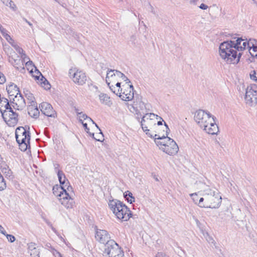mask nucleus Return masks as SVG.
<instances>
[{
	"mask_svg": "<svg viewBox=\"0 0 257 257\" xmlns=\"http://www.w3.org/2000/svg\"><path fill=\"white\" fill-rule=\"evenodd\" d=\"M236 38L234 37L232 40L224 41L219 45V56L227 64L238 63L242 55L239 47L241 46L243 39L242 38H237L234 40Z\"/></svg>",
	"mask_w": 257,
	"mask_h": 257,
	"instance_id": "f257e3e1",
	"label": "nucleus"
},
{
	"mask_svg": "<svg viewBox=\"0 0 257 257\" xmlns=\"http://www.w3.org/2000/svg\"><path fill=\"white\" fill-rule=\"evenodd\" d=\"M194 117L199 127L208 134L216 135L219 132V128L215 122V117L210 113L199 109L195 112Z\"/></svg>",
	"mask_w": 257,
	"mask_h": 257,
	"instance_id": "f03ea898",
	"label": "nucleus"
},
{
	"mask_svg": "<svg viewBox=\"0 0 257 257\" xmlns=\"http://www.w3.org/2000/svg\"><path fill=\"white\" fill-rule=\"evenodd\" d=\"M198 193L202 196L199 199V207L216 209L220 206L222 198L216 189L207 187Z\"/></svg>",
	"mask_w": 257,
	"mask_h": 257,
	"instance_id": "7ed1b4c3",
	"label": "nucleus"
},
{
	"mask_svg": "<svg viewBox=\"0 0 257 257\" xmlns=\"http://www.w3.org/2000/svg\"><path fill=\"white\" fill-rule=\"evenodd\" d=\"M11 105L14 107V104L9 102L8 99L0 97V111L3 117L9 126L14 127L16 125V113Z\"/></svg>",
	"mask_w": 257,
	"mask_h": 257,
	"instance_id": "20e7f679",
	"label": "nucleus"
},
{
	"mask_svg": "<svg viewBox=\"0 0 257 257\" xmlns=\"http://www.w3.org/2000/svg\"><path fill=\"white\" fill-rule=\"evenodd\" d=\"M108 206L116 217L122 221H127L132 216L130 209L122 202L117 199L109 200Z\"/></svg>",
	"mask_w": 257,
	"mask_h": 257,
	"instance_id": "39448f33",
	"label": "nucleus"
},
{
	"mask_svg": "<svg viewBox=\"0 0 257 257\" xmlns=\"http://www.w3.org/2000/svg\"><path fill=\"white\" fill-rule=\"evenodd\" d=\"M63 188L58 185L54 186L53 188V194L58 197L61 204L65 207L67 209L72 208L74 201L69 193L65 192Z\"/></svg>",
	"mask_w": 257,
	"mask_h": 257,
	"instance_id": "423d86ee",
	"label": "nucleus"
},
{
	"mask_svg": "<svg viewBox=\"0 0 257 257\" xmlns=\"http://www.w3.org/2000/svg\"><path fill=\"white\" fill-rule=\"evenodd\" d=\"M104 253L108 257H122L123 252L113 240H110L105 244Z\"/></svg>",
	"mask_w": 257,
	"mask_h": 257,
	"instance_id": "0eeeda50",
	"label": "nucleus"
},
{
	"mask_svg": "<svg viewBox=\"0 0 257 257\" xmlns=\"http://www.w3.org/2000/svg\"><path fill=\"white\" fill-rule=\"evenodd\" d=\"M118 96L123 101L132 100L135 96L133 85L127 83L122 84Z\"/></svg>",
	"mask_w": 257,
	"mask_h": 257,
	"instance_id": "6e6552de",
	"label": "nucleus"
},
{
	"mask_svg": "<svg viewBox=\"0 0 257 257\" xmlns=\"http://www.w3.org/2000/svg\"><path fill=\"white\" fill-rule=\"evenodd\" d=\"M245 99L246 103L251 105L257 103V86L256 84H251L247 87Z\"/></svg>",
	"mask_w": 257,
	"mask_h": 257,
	"instance_id": "1a4fd4ad",
	"label": "nucleus"
},
{
	"mask_svg": "<svg viewBox=\"0 0 257 257\" xmlns=\"http://www.w3.org/2000/svg\"><path fill=\"white\" fill-rule=\"evenodd\" d=\"M164 127V129L163 130V132H160L159 131H158V134L155 135V143L159 147L160 150L161 147H163L164 145H167L166 144L167 141L166 138H168V135L170 131L169 126L166 122H165V125Z\"/></svg>",
	"mask_w": 257,
	"mask_h": 257,
	"instance_id": "9d476101",
	"label": "nucleus"
},
{
	"mask_svg": "<svg viewBox=\"0 0 257 257\" xmlns=\"http://www.w3.org/2000/svg\"><path fill=\"white\" fill-rule=\"evenodd\" d=\"M159 116L153 113H147L143 116L142 118L141 125L142 128H150L152 129V127H156V120L155 119H158Z\"/></svg>",
	"mask_w": 257,
	"mask_h": 257,
	"instance_id": "9b49d317",
	"label": "nucleus"
},
{
	"mask_svg": "<svg viewBox=\"0 0 257 257\" xmlns=\"http://www.w3.org/2000/svg\"><path fill=\"white\" fill-rule=\"evenodd\" d=\"M71 72L73 73L72 80L74 83L80 85L85 83L87 80V76L82 71L77 70L74 72V71L71 69L69 73L71 74Z\"/></svg>",
	"mask_w": 257,
	"mask_h": 257,
	"instance_id": "f8f14e48",
	"label": "nucleus"
},
{
	"mask_svg": "<svg viewBox=\"0 0 257 257\" xmlns=\"http://www.w3.org/2000/svg\"><path fill=\"white\" fill-rule=\"evenodd\" d=\"M169 141H170L169 142L170 145H164L163 147H161V150L169 155L173 156L176 155L179 151V147L174 141H170L169 140Z\"/></svg>",
	"mask_w": 257,
	"mask_h": 257,
	"instance_id": "ddd939ff",
	"label": "nucleus"
},
{
	"mask_svg": "<svg viewBox=\"0 0 257 257\" xmlns=\"http://www.w3.org/2000/svg\"><path fill=\"white\" fill-rule=\"evenodd\" d=\"M95 238L101 243L106 244L111 239L108 232L105 230L96 229Z\"/></svg>",
	"mask_w": 257,
	"mask_h": 257,
	"instance_id": "4468645a",
	"label": "nucleus"
},
{
	"mask_svg": "<svg viewBox=\"0 0 257 257\" xmlns=\"http://www.w3.org/2000/svg\"><path fill=\"white\" fill-rule=\"evenodd\" d=\"M41 111L48 117H55L56 113L53 110L52 105L47 102H43L39 105Z\"/></svg>",
	"mask_w": 257,
	"mask_h": 257,
	"instance_id": "2eb2a0df",
	"label": "nucleus"
},
{
	"mask_svg": "<svg viewBox=\"0 0 257 257\" xmlns=\"http://www.w3.org/2000/svg\"><path fill=\"white\" fill-rule=\"evenodd\" d=\"M133 105L137 108H139L140 110H144L145 109H149V104L146 103L143 100V97L140 95L137 94L135 95Z\"/></svg>",
	"mask_w": 257,
	"mask_h": 257,
	"instance_id": "dca6fc26",
	"label": "nucleus"
},
{
	"mask_svg": "<svg viewBox=\"0 0 257 257\" xmlns=\"http://www.w3.org/2000/svg\"><path fill=\"white\" fill-rule=\"evenodd\" d=\"M6 89L9 94V101L11 103L16 104L14 102L15 98H16V84L10 82L7 86Z\"/></svg>",
	"mask_w": 257,
	"mask_h": 257,
	"instance_id": "f3484780",
	"label": "nucleus"
},
{
	"mask_svg": "<svg viewBox=\"0 0 257 257\" xmlns=\"http://www.w3.org/2000/svg\"><path fill=\"white\" fill-rule=\"evenodd\" d=\"M115 70L110 69L107 71L106 77V82L107 85H109L111 84H114L117 81V78H119L117 75H116Z\"/></svg>",
	"mask_w": 257,
	"mask_h": 257,
	"instance_id": "a211bd4d",
	"label": "nucleus"
},
{
	"mask_svg": "<svg viewBox=\"0 0 257 257\" xmlns=\"http://www.w3.org/2000/svg\"><path fill=\"white\" fill-rule=\"evenodd\" d=\"M28 250L31 257H40V247L35 243L28 244Z\"/></svg>",
	"mask_w": 257,
	"mask_h": 257,
	"instance_id": "6ab92c4d",
	"label": "nucleus"
},
{
	"mask_svg": "<svg viewBox=\"0 0 257 257\" xmlns=\"http://www.w3.org/2000/svg\"><path fill=\"white\" fill-rule=\"evenodd\" d=\"M26 140L27 138L26 137H25V138L23 137V139H19L17 134V144H19V149L21 151L24 152L27 150L28 147H30V142L28 143Z\"/></svg>",
	"mask_w": 257,
	"mask_h": 257,
	"instance_id": "aec40b11",
	"label": "nucleus"
},
{
	"mask_svg": "<svg viewBox=\"0 0 257 257\" xmlns=\"http://www.w3.org/2000/svg\"><path fill=\"white\" fill-rule=\"evenodd\" d=\"M17 101L19 102V104L17 103V110H21L26 105L25 99H24L22 95L20 92L19 88L17 87Z\"/></svg>",
	"mask_w": 257,
	"mask_h": 257,
	"instance_id": "412c9836",
	"label": "nucleus"
},
{
	"mask_svg": "<svg viewBox=\"0 0 257 257\" xmlns=\"http://www.w3.org/2000/svg\"><path fill=\"white\" fill-rule=\"evenodd\" d=\"M28 113L31 117L36 118L39 116L40 112L37 106L31 104L28 108Z\"/></svg>",
	"mask_w": 257,
	"mask_h": 257,
	"instance_id": "4be33fe9",
	"label": "nucleus"
},
{
	"mask_svg": "<svg viewBox=\"0 0 257 257\" xmlns=\"http://www.w3.org/2000/svg\"><path fill=\"white\" fill-rule=\"evenodd\" d=\"M38 74H39V76H35L36 79L39 80V77L41 76V78L40 79V83L43 87L46 90H48L50 88V84L48 80L42 75L40 71H38Z\"/></svg>",
	"mask_w": 257,
	"mask_h": 257,
	"instance_id": "5701e85b",
	"label": "nucleus"
},
{
	"mask_svg": "<svg viewBox=\"0 0 257 257\" xmlns=\"http://www.w3.org/2000/svg\"><path fill=\"white\" fill-rule=\"evenodd\" d=\"M17 131L22 132V134L18 135L19 139H23V137L25 138V137L27 138V141L29 143L30 140V135L29 132H27L26 129L22 126L17 127Z\"/></svg>",
	"mask_w": 257,
	"mask_h": 257,
	"instance_id": "b1692460",
	"label": "nucleus"
},
{
	"mask_svg": "<svg viewBox=\"0 0 257 257\" xmlns=\"http://www.w3.org/2000/svg\"><path fill=\"white\" fill-rule=\"evenodd\" d=\"M111 91L117 95H118L120 91L121 83L119 82H115L114 84H111L108 85Z\"/></svg>",
	"mask_w": 257,
	"mask_h": 257,
	"instance_id": "393cba45",
	"label": "nucleus"
},
{
	"mask_svg": "<svg viewBox=\"0 0 257 257\" xmlns=\"http://www.w3.org/2000/svg\"><path fill=\"white\" fill-rule=\"evenodd\" d=\"M25 66L27 67V70L30 71V72L31 73L33 72V68H35V72L37 73V74H38V71H39L38 69H37L33 62L30 60H29V61H27L26 62Z\"/></svg>",
	"mask_w": 257,
	"mask_h": 257,
	"instance_id": "a878e982",
	"label": "nucleus"
},
{
	"mask_svg": "<svg viewBox=\"0 0 257 257\" xmlns=\"http://www.w3.org/2000/svg\"><path fill=\"white\" fill-rule=\"evenodd\" d=\"M57 175L60 184L64 185L66 183V179L64 173L62 171L58 170Z\"/></svg>",
	"mask_w": 257,
	"mask_h": 257,
	"instance_id": "bb28decb",
	"label": "nucleus"
},
{
	"mask_svg": "<svg viewBox=\"0 0 257 257\" xmlns=\"http://www.w3.org/2000/svg\"><path fill=\"white\" fill-rule=\"evenodd\" d=\"M99 99L102 103H104L105 104L109 105L110 102V98L107 94L104 93H101L99 95Z\"/></svg>",
	"mask_w": 257,
	"mask_h": 257,
	"instance_id": "cd10ccee",
	"label": "nucleus"
},
{
	"mask_svg": "<svg viewBox=\"0 0 257 257\" xmlns=\"http://www.w3.org/2000/svg\"><path fill=\"white\" fill-rule=\"evenodd\" d=\"M124 197L127 199L128 202L132 203L135 202V198L133 196V194L129 191H127L124 193Z\"/></svg>",
	"mask_w": 257,
	"mask_h": 257,
	"instance_id": "c85d7f7f",
	"label": "nucleus"
},
{
	"mask_svg": "<svg viewBox=\"0 0 257 257\" xmlns=\"http://www.w3.org/2000/svg\"><path fill=\"white\" fill-rule=\"evenodd\" d=\"M90 136L97 141L102 142L104 140V137L101 131H99V133L96 134V137L94 136V133H90Z\"/></svg>",
	"mask_w": 257,
	"mask_h": 257,
	"instance_id": "c756f323",
	"label": "nucleus"
},
{
	"mask_svg": "<svg viewBox=\"0 0 257 257\" xmlns=\"http://www.w3.org/2000/svg\"><path fill=\"white\" fill-rule=\"evenodd\" d=\"M116 75L119 78H121L122 80L125 82V83L131 84V81L128 79V78L124 75L123 73L119 71H116Z\"/></svg>",
	"mask_w": 257,
	"mask_h": 257,
	"instance_id": "7c9ffc66",
	"label": "nucleus"
},
{
	"mask_svg": "<svg viewBox=\"0 0 257 257\" xmlns=\"http://www.w3.org/2000/svg\"><path fill=\"white\" fill-rule=\"evenodd\" d=\"M79 121L82 122L83 120H87L89 121H91L94 123L93 120L89 117H88L86 114L83 113L82 112L79 113Z\"/></svg>",
	"mask_w": 257,
	"mask_h": 257,
	"instance_id": "2f4dec72",
	"label": "nucleus"
},
{
	"mask_svg": "<svg viewBox=\"0 0 257 257\" xmlns=\"http://www.w3.org/2000/svg\"><path fill=\"white\" fill-rule=\"evenodd\" d=\"M17 53L20 54L22 62H25V59L27 57V55L25 53L24 50L21 48L17 47Z\"/></svg>",
	"mask_w": 257,
	"mask_h": 257,
	"instance_id": "473e14b6",
	"label": "nucleus"
},
{
	"mask_svg": "<svg viewBox=\"0 0 257 257\" xmlns=\"http://www.w3.org/2000/svg\"><path fill=\"white\" fill-rule=\"evenodd\" d=\"M239 48L240 52H242V51L244 50L246 48H249V50H250V43H247L246 39H243V41L242 42V45Z\"/></svg>",
	"mask_w": 257,
	"mask_h": 257,
	"instance_id": "72a5a7b5",
	"label": "nucleus"
},
{
	"mask_svg": "<svg viewBox=\"0 0 257 257\" xmlns=\"http://www.w3.org/2000/svg\"><path fill=\"white\" fill-rule=\"evenodd\" d=\"M4 4L7 6H9L13 10H15V5L14 2L12 0H2Z\"/></svg>",
	"mask_w": 257,
	"mask_h": 257,
	"instance_id": "f704fd0d",
	"label": "nucleus"
},
{
	"mask_svg": "<svg viewBox=\"0 0 257 257\" xmlns=\"http://www.w3.org/2000/svg\"><path fill=\"white\" fill-rule=\"evenodd\" d=\"M59 187L61 188H63V190H64L65 192H68L69 191H72V188L69 185V183L68 180H66V183L64 185H61Z\"/></svg>",
	"mask_w": 257,
	"mask_h": 257,
	"instance_id": "c9c22d12",
	"label": "nucleus"
},
{
	"mask_svg": "<svg viewBox=\"0 0 257 257\" xmlns=\"http://www.w3.org/2000/svg\"><path fill=\"white\" fill-rule=\"evenodd\" d=\"M190 196L192 197L193 201L199 206V199L200 197L198 196V193H194L191 194Z\"/></svg>",
	"mask_w": 257,
	"mask_h": 257,
	"instance_id": "e433bc0d",
	"label": "nucleus"
},
{
	"mask_svg": "<svg viewBox=\"0 0 257 257\" xmlns=\"http://www.w3.org/2000/svg\"><path fill=\"white\" fill-rule=\"evenodd\" d=\"M3 34L4 37L10 44H12V46H13L14 47H16V45L14 44V41L12 39L11 36L6 33V32H5V34Z\"/></svg>",
	"mask_w": 257,
	"mask_h": 257,
	"instance_id": "4c0bfd02",
	"label": "nucleus"
},
{
	"mask_svg": "<svg viewBox=\"0 0 257 257\" xmlns=\"http://www.w3.org/2000/svg\"><path fill=\"white\" fill-rule=\"evenodd\" d=\"M26 97L27 98V99L30 101H31V104H33L34 105H35V102L34 101V97L33 96V94L30 93V92L27 91V93H25Z\"/></svg>",
	"mask_w": 257,
	"mask_h": 257,
	"instance_id": "58836bf2",
	"label": "nucleus"
},
{
	"mask_svg": "<svg viewBox=\"0 0 257 257\" xmlns=\"http://www.w3.org/2000/svg\"><path fill=\"white\" fill-rule=\"evenodd\" d=\"M249 75L250 78L252 80L257 82V70L251 71Z\"/></svg>",
	"mask_w": 257,
	"mask_h": 257,
	"instance_id": "ea45409f",
	"label": "nucleus"
},
{
	"mask_svg": "<svg viewBox=\"0 0 257 257\" xmlns=\"http://www.w3.org/2000/svg\"><path fill=\"white\" fill-rule=\"evenodd\" d=\"M6 187V184L4 181V179L0 174V191L5 189Z\"/></svg>",
	"mask_w": 257,
	"mask_h": 257,
	"instance_id": "a19ab883",
	"label": "nucleus"
},
{
	"mask_svg": "<svg viewBox=\"0 0 257 257\" xmlns=\"http://www.w3.org/2000/svg\"><path fill=\"white\" fill-rule=\"evenodd\" d=\"M158 119H160V120L158 121L157 122V123H156V125L157 126L156 127H155L154 126H153L152 127V129H156L157 127H160L159 126L160 125H163V122H164V123L165 122L164 121V120H163V119L161 117V116H159L158 117Z\"/></svg>",
	"mask_w": 257,
	"mask_h": 257,
	"instance_id": "79ce46f5",
	"label": "nucleus"
},
{
	"mask_svg": "<svg viewBox=\"0 0 257 257\" xmlns=\"http://www.w3.org/2000/svg\"><path fill=\"white\" fill-rule=\"evenodd\" d=\"M5 235L6 236L8 241H10L11 242H13L16 240L15 237L13 235L8 234L6 233V235Z\"/></svg>",
	"mask_w": 257,
	"mask_h": 257,
	"instance_id": "37998d69",
	"label": "nucleus"
},
{
	"mask_svg": "<svg viewBox=\"0 0 257 257\" xmlns=\"http://www.w3.org/2000/svg\"><path fill=\"white\" fill-rule=\"evenodd\" d=\"M144 132H146V134L150 136L151 138H154L155 139V136H154L153 134H151L150 133V128H142Z\"/></svg>",
	"mask_w": 257,
	"mask_h": 257,
	"instance_id": "c03bdc74",
	"label": "nucleus"
},
{
	"mask_svg": "<svg viewBox=\"0 0 257 257\" xmlns=\"http://www.w3.org/2000/svg\"><path fill=\"white\" fill-rule=\"evenodd\" d=\"M6 81V77L4 74L0 72V84H4Z\"/></svg>",
	"mask_w": 257,
	"mask_h": 257,
	"instance_id": "a18cd8bd",
	"label": "nucleus"
},
{
	"mask_svg": "<svg viewBox=\"0 0 257 257\" xmlns=\"http://www.w3.org/2000/svg\"><path fill=\"white\" fill-rule=\"evenodd\" d=\"M155 257H167L166 254L163 252H158Z\"/></svg>",
	"mask_w": 257,
	"mask_h": 257,
	"instance_id": "49530a36",
	"label": "nucleus"
},
{
	"mask_svg": "<svg viewBox=\"0 0 257 257\" xmlns=\"http://www.w3.org/2000/svg\"><path fill=\"white\" fill-rule=\"evenodd\" d=\"M5 173H6V176L9 177L10 179L13 178L12 177L13 172L10 169H9L7 172L6 171Z\"/></svg>",
	"mask_w": 257,
	"mask_h": 257,
	"instance_id": "de8ad7c7",
	"label": "nucleus"
},
{
	"mask_svg": "<svg viewBox=\"0 0 257 257\" xmlns=\"http://www.w3.org/2000/svg\"><path fill=\"white\" fill-rule=\"evenodd\" d=\"M199 8H200V9H202V10H206V9H208V7L206 5H205V4H203V3H202V4H201L199 6Z\"/></svg>",
	"mask_w": 257,
	"mask_h": 257,
	"instance_id": "09e8293b",
	"label": "nucleus"
},
{
	"mask_svg": "<svg viewBox=\"0 0 257 257\" xmlns=\"http://www.w3.org/2000/svg\"><path fill=\"white\" fill-rule=\"evenodd\" d=\"M0 233L4 234V235H6L7 233L4 228L1 225H0Z\"/></svg>",
	"mask_w": 257,
	"mask_h": 257,
	"instance_id": "8fccbe9b",
	"label": "nucleus"
},
{
	"mask_svg": "<svg viewBox=\"0 0 257 257\" xmlns=\"http://www.w3.org/2000/svg\"><path fill=\"white\" fill-rule=\"evenodd\" d=\"M256 42L255 39H249V41H247V43H250V47L252 46V44H255Z\"/></svg>",
	"mask_w": 257,
	"mask_h": 257,
	"instance_id": "3c124183",
	"label": "nucleus"
},
{
	"mask_svg": "<svg viewBox=\"0 0 257 257\" xmlns=\"http://www.w3.org/2000/svg\"><path fill=\"white\" fill-rule=\"evenodd\" d=\"M251 49H252L253 52L257 51V46L255 45V44H252V46L251 47Z\"/></svg>",
	"mask_w": 257,
	"mask_h": 257,
	"instance_id": "603ef678",
	"label": "nucleus"
},
{
	"mask_svg": "<svg viewBox=\"0 0 257 257\" xmlns=\"http://www.w3.org/2000/svg\"><path fill=\"white\" fill-rule=\"evenodd\" d=\"M54 166L55 168V171L57 173L58 170H59V165L58 164H54Z\"/></svg>",
	"mask_w": 257,
	"mask_h": 257,
	"instance_id": "864d4df0",
	"label": "nucleus"
},
{
	"mask_svg": "<svg viewBox=\"0 0 257 257\" xmlns=\"http://www.w3.org/2000/svg\"><path fill=\"white\" fill-rule=\"evenodd\" d=\"M164 126H163V128L161 129L160 127H157L155 130V132L158 134V131H159L160 132H163V130L164 129Z\"/></svg>",
	"mask_w": 257,
	"mask_h": 257,
	"instance_id": "5fc2aeb1",
	"label": "nucleus"
},
{
	"mask_svg": "<svg viewBox=\"0 0 257 257\" xmlns=\"http://www.w3.org/2000/svg\"><path fill=\"white\" fill-rule=\"evenodd\" d=\"M166 140H167V141H166V145H170V143L169 142H170V141H169L170 140V141H174L173 139H171L170 138H166Z\"/></svg>",
	"mask_w": 257,
	"mask_h": 257,
	"instance_id": "6e6d98bb",
	"label": "nucleus"
},
{
	"mask_svg": "<svg viewBox=\"0 0 257 257\" xmlns=\"http://www.w3.org/2000/svg\"><path fill=\"white\" fill-rule=\"evenodd\" d=\"M83 126V127H84V128H87V123H84L83 121L81 122Z\"/></svg>",
	"mask_w": 257,
	"mask_h": 257,
	"instance_id": "4d7b16f0",
	"label": "nucleus"
},
{
	"mask_svg": "<svg viewBox=\"0 0 257 257\" xmlns=\"http://www.w3.org/2000/svg\"><path fill=\"white\" fill-rule=\"evenodd\" d=\"M74 110H75V112L77 113V115H79V113H81V112L79 111V109H78V108H76V107H75Z\"/></svg>",
	"mask_w": 257,
	"mask_h": 257,
	"instance_id": "13d9d810",
	"label": "nucleus"
},
{
	"mask_svg": "<svg viewBox=\"0 0 257 257\" xmlns=\"http://www.w3.org/2000/svg\"><path fill=\"white\" fill-rule=\"evenodd\" d=\"M29 60H30L29 57L28 56H27L25 59V62H22V63H25L26 64V62L27 61H29Z\"/></svg>",
	"mask_w": 257,
	"mask_h": 257,
	"instance_id": "bf43d9fd",
	"label": "nucleus"
},
{
	"mask_svg": "<svg viewBox=\"0 0 257 257\" xmlns=\"http://www.w3.org/2000/svg\"><path fill=\"white\" fill-rule=\"evenodd\" d=\"M48 224L50 226L53 231H55V228H54L52 225V224L50 222H47Z\"/></svg>",
	"mask_w": 257,
	"mask_h": 257,
	"instance_id": "052dcab7",
	"label": "nucleus"
},
{
	"mask_svg": "<svg viewBox=\"0 0 257 257\" xmlns=\"http://www.w3.org/2000/svg\"><path fill=\"white\" fill-rule=\"evenodd\" d=\"M85 130L87 133H89L90 134V133L89 132V128L88 127H87V128H85Z\"/></svg>",
	"mask_w": 257,
	"mask_h": 257,
	"instance_id": "680f3d73",
	"label": "nucleus"
},
{
	"mask_svg": "<svg viewBox=\"0 0 257 257\" xmlns=\"http://www.w3.org/2000/svg\"><path fill=\"white\" fill-rule=\"evenodd\" d=\"M26 21L29 24V26H30L31 27L32 26V24L31 23H30V22L28 21L27 20H26Z\"/></svg>",
	"mask_w": 257,
	"mask_h": 257,
	"instance_id": "e2e57ef3",
	"label": "nucleus"
},
{
	"mask_svg": "<svg viewBox=\"0 0 257 257\" xmlns=\"http://www.w3.org/2000/svg\"><path fill=\"white\" fill-rule=\"evenodd\" d=\"M73 36L77 39L78 38L77 35L76 34L73 33Z\"/></svg>",
	"mask_w": 257,
	"mask_h": 257,
	"instance_id": "0e129e2a",
	"label": "nucleus"
},
{
	"mask_svg": "<svg viewBox=\"0 0 257 257\" xmlns=\"http://www.w3.org/2000/svg\"><path fill=\"white\" fill-rule=\"evenodd\" d=\"M211 241V242H212V243H213V242H214V240L213 239V238H210L209 239V240H208V241H209V242H210V241Z\"/></svg>",
	"mask_w": 257,
	"mask_h": 257,
	"instance_id": "69168bd1",
	"label": "nucleus"
},
{
	"mask_svg": "<svg viewBox=\"0 0 257 257\" xmlns=\"http://www.w3.org/2000/svg\"><path fill=\"white\" fill-rule=\"evenodd\" d=\"M94 124H95V126L97 127V128L99 130V131H100L101 130H100V128H99L98 126L97 125L96 123H95L94 122L93 123Z\"/></svg>",
	"mask_w": 257,
	"mask_h": 257,
	"instance_id": "338daca9",
	"label": "nucleus"
},
{
	"mask_svg": "<svg viewBox=\"0 0 257 257\" xmlns=\"http://www.w3.org/2000/svg\"><path fill=\"white\" fill-rule=\"evenodd\" d=\"M150 7H151V9H152V13H155V12H154V11H153V9H153V7H152V6H151V5H150Z\"/></svg>",
	"mask_w": 257,
	"mask_h": 257,
	"instance_id": "774afa93",
	"label": "nucleus"
}]
</instances>
